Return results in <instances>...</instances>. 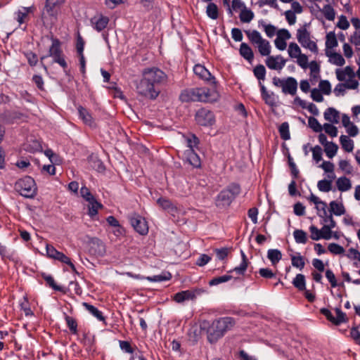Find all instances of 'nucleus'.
I'll use <instances>...</instances> for the list:
<instances>
[{
	"instance_id": "f257e3e1",
	"label": "nucleus",
	"mask_w": 360,
	"mask_h": 360,
	"mask_svg": "<svg viewBox=\"0 0 360 360\" xmlns=\"http://www.w3.org/2000/svg\"><path fill=\"white\" fill-rule=\"evenodd\" d=\"M167 75L158 68H147L142 72V78L136 85L139 94L154 100L160 93V85L167 81Z\"/></svg>"
},
{
	"instance_id": "f03ea898",
	"label": "nucleus",
	"mask_w": 360,
	"mask_h": 360,
	"mask_svg": "<svg viewBox=\"0 0 360 360\" xmlns=\"http://www.w3.org/2000/svg\"><path fill=\"white\" fill-rule=\"evenodd\" d=\"M219 97L220 95L217 90L202 87L183 90L179 95V100L184 103H214L219 100Z\"/></svg>"
},
{
	"instance_id": "7ed1b4c3",
	"label": "nucleus",
	"mask_w": 360,
	"mask_h": 360,
	"mask_svg": "<svg viewBox=\"0 0 360 360\" xmlns=\"http://www.w3.org/2000/svg\"><path fill=\"white\" fill-rule=\"evenodd\" d=\"M235 319L232 317L226 316L215 319L211 324L208 322H204L203 328L207 326V340L210 343L216 342L219 338H222L225 333L231 330L235 325Z\"/></svg>"
},
{
	"instance_id": "20e7f679",
	"label": "nucleus",
	"mask_w": 360,
	"mask_h": 360,
	"mask_svg": "<svg viewBox=\"0 0 360 360\" xmlns=\"http://www.w3.org/2000/svg\"><path fill=\"white\" fill-rule=\"evenodd\" d=\"M241 188L238 184L231 183L221 190L216 197L215 204L217 207H229L240 193Z\"/></svg>"
},
{
	"instance_id": "39448f33",
	"label": "nucleus",
	"mask_w": 360,
	"mask_h": 360,
	"mask_svg": "<svg viewBox=\"0 0 360 360\" xmlns=\"http://www.w3.org/2000/svg\"><path fill=\"white\" fill-rule=\"evenodd\" d=\"M15 190L22 196L32 198L37 194V186L34 180L28 176L18 179L14 186Z\"/></svg>"
},
{
	"instance_id": "423d86ee",
	"label": "nucleus",
	"mask_w": 360,
	"mask_h": 360,
	"mask_svg": "<svg viewBox=\"0 0 360 360\" xmlns=\"http://www.w3.org/2000/svg\"><path fill=\"white\" fill-rule=\"evenodd\" d=\"M250 41L257 45L258 51L262 56H269L271 53V45L269 41L262 38L261 34L257 30L245 31Z\"/></svg>"
},
{
	"instance_id": "0eeeda50",
	"label": "nucleus",
	"mask_w": 360,
	"mask_h": 360,
	"mask_svg": "<svg viewBox=\"0 0 360 360\" xmlns=\"http://www.w3.org/2000/svg\"><path fill=\"white\" fill-rule=\"evenodd\" d=\"M81 196L87 202L88 215L91 219L95 220L98 210L103 207L101 203L98 202L95 197L86 186H82L80 189Z\"/></svg>"
},
{
	"instance_id": "6e6552de",
	"label": "nucleus",
	"mask_w": 360,
	"mask_h": 360,
	"mask_svg": "<svg viewBox=\"0 0 360 360\" xmlns=\"http://www.w3.org/2000/svg\"><path fill=\"white\" fill-rule=\"evenodd\" d=\"M51 42L52 44L49 48V55L47 57H52L55 63H58L63 69H66L68 68V64L61 49V43L60 40L57 38L52 37ZM46 58V56H42L41 58V60H43Z\"/></svg>"
},
{
	"instance_id": "1a4fd4ad",
	"label": "nucleus",
	"mask_w": 360,
	"mask_h": 360,
	"mask_svg": "<svg viewBox=\"0 0 360 360\" xmlns=\"http://www.w3.org/2000/svg\"><path fill=\"white\" fill-rule=\"evenodd\" d=\"M46 257L57 260L63 264H65L68 265L71 270L74 272L76 271V268L74 265V264L72 262L70 257L66 256L65 254H63L61 252H59L57 250L53 245L51 244H46Z\"/></svg>"
},
{
	"instance_id": "9d476101",
	"label": "nucleus",
	"mask_w": 360,
	"mask_h": 360,
	"mask_svg": "<svg viewBox=\"0 0 360 360\" xmlns=\"http://www.w3.org/2000/svg\"><path fill=\"white\" fill-rule=\"evenodd\" d=\"M195 120L198 124L203 127L212 126L215 122L213 112L205 108H202L196 112Z\"/></svg>"
},
{
	"instance_id": "9b49d317",
	"label": "nucleus",
	"mask_w": 360,
	"mask_h": 360,
	"mask_svg": "<svg viewBox=\"0 0 360 360\" xmlns=\"http://www.w3.org/2000/svg\"><path fill=\"white\" fill-rule=\"evenodd\" d=\"M130 223L134 230L140 235L145 236L148 233V226L146 219L139 216L136 215L130 219Z\"/></svg>"
},
{
	"instance_id": "f8f14e48",
	"label": "nucleus",
	"mask_w": 360,
	"mask_h": 360,
	"mask_svg": "<svg viewBox=\"0 0 360 360\" xmlns=\"http://www.w3.org/2000/svg\"><path fill=\"white\" fill-rule=\"evenodd\" d=\"M286 61L281 55L269 56L265 60V63L270 70L280 71L285 67Z\"/></svg>"
},
{
	"instance_id": "ddd939ff",
	"label": "nucleus",
	"mask_w": 360,
	"mask_h": 360,
	"mask_svg": "<svg viewBox=\"0 0 360 360\" xmlns=\"http://www.w3.org/2000/svg\"><path fill=\"white\" fill-rule=\"evenodd\" d=\"M204 290L202 289H195V290H186L176 293L174 296V300L181 303L186 300H192L195 298L196 295H200Z\"/></svg>"
},
{
	"instance_id": "4468645a",
	"label": "nucleus",
	"mask_w": 360,
	"mask_h": 360,
	"mask_svg": "<svg viewBox=\"0 0 360 360\" xmlns=\"http://www.w3.org/2000/svg\"><path fill=\"white\" fill-rule=\"evenodd\" d=\"M35 11L36 7L34 5L28 7H21L16 12H15V19L20 25L27 22L29 20V14L34 13Z\"/></svg>"
},
{
	"instance_id": "2eb2a0df",
	"label": "nucleus",
	"mask_w": 360,
	"mask_h": 360,
	"mask_svg": "<svg viewBox=\"0 0 360 360\" xmlns=\"http://www.w3.org/2000/svg\"><path fill=\"white\" fill-rule=\"evenodd\" d=\"M193 72L200 79L210 82L214 84H216L215 77L211 75V73L205 68V66L197 64L193 67Z\"/></svg>"
},
{
	"instance_id": "dca6fc26",
	"label": "nucleus",
	"mask_w": 360,
	"mask_h": 360,
	"mask_svg": "<svg viewBox=\"0 0 360 360\" xmlns=\"http://www.w3.org/2000/svg\"><path fill=\"white\" fill-rule=\"evenodd\" d=\"M59 8L58 1H46L41 12V18L54 17L57 15Z\"/></svg>"
},
{
	"instance_id": "f3484780",
	"label": "nucleus",
	"mask_w": 360,
	"mask_h": 360,
	"mask_svg": "<svg viewBox=\"0 0 360 360\" xmlns=\"http://www.w3.org/2000/svg\"><path fill=\"white\" fill-rule=\"evenodd\" d=\"M297 90V82L292 77H288L285 79L284 84L282 88V92L285 94H290L294 96L296 94Z\"/></svg>"
},
{
	"instance_id": "a211bd4d",
	"label": "nucleus",
	"mask_w": 360,
	"mask_h": 360,
	"mask_svg": "<svg viewBox=\"0 0 360 360\" xmlns=\"http://www.w3.org/2000/svg\"><path fill=\"white\" fill-rule=\"evenodd\" d=\"M90 252L94 255H102L105 252V246L103 242L97 238L89 240Z\"/></svg>"
},
{
	"instance_id": "6ab92c4d",
	"label": "nucleus",
	"mask_w": 360,
	"mask_h": 360,
	"mask_svg": "<svg viewBox=\"0 0 360 360\" xmlns=\"http://www.w3.org/2000/svg\"><path fill=\"white\" fill-rule=\"evenodd\" d=\"M259 86L260 87L261 96L265 103L270 106H274L276 103L274 93L268 91L265 86L260 82Z\"/></svg>"
},
{
	"instance_id": "aec40b11",
	"label": "nucleus",
	"mask_w": 360,
	"mask_h": 360,
	"mask_svg": "<svg viewBox=\"0 0 360 360\" xmlns=\"http://www.w3.org/2000/svg\"><path fill=\"white\" fill-rule=\"evenodd\" d=\"M78 112L79 117L82 120L85 124L88 125L91 128L96 127V123L94 118L86 108L79 106L78 108Z\"/></svg>"
},
{
	"instance_id": "412c9836",
	"label": "nucleus",
	"mask_w": 360,
	"mask_h": 360,
	"mask_svg": "<svg viewBox=\"0 0 360 360\" xmlns=\"http://www.w3.org/2000/svg\"><path fill=\"white\" fill-rule=\"evenodd\" d=\"M240 254H241V258H242L241 263L240 264V265L238 266H236L234 269L229 271L228 273L236 272L238 275H244L245 274V273L248 269L249 262H248L246 255L245 254V252L243 250H240Z\"/></svg>"
},
{
	"instance_id": "4be33fe9",
	"label": "nucleus",
	"mask_w": 360,
	"mask_h": 360,
	"mask_svg": "<svg viewBox=\"0 0 360 360\" xmlns=\"http://www.w3.org/2000/svg\"><path fill=\"white\" fill-rule=\"evenodd\" d=\"M108 18L103 15L94 16L91 20V24L94 25V27L98 31H101L104 28H105L108 23Z\"/></svg>"
},
{
	"instance_id": "5701e85b",
	"label": "nucleus",
	"mask_w": 360,
	"mask_h": 360,
	"mask_svg": "<svg viewBox=\"0 0 360 360\" xmlns=\"http://www.w3.org/2000/svg\"><path fill=\"white\" fill-rule=\"evenodd\" d=\"M306 27L307 25H304L297 31V39L302 46H304L311 39L310 32L307 30Z\"/></svg>"
},
{
	"instance_id": "b1692460",
	"label": "nucleus",
	"mask_w": 360,
	"mask_h": 360,
	"mask_svg": "<svg viewBox=\"0 0 360 360\" xmlns=\"http://www.w3.org/2000/svg\"><path fill=\"white\" fill-rule=\"evenodd\" d=\"M324 119L332 123L338 124L339 122V112L333 108H328L324 112Z\"/></svg>"
},
{
	"instance_id": "393cba45",
	"label": "nucleus",
	"mask_w": 360,
	"mask_h": 360,
	"mask_svg": "<svg viewBox=\"0 0 360 360\" xmlns=\"http://www.w3.org/2000/svg\"><path fill=\"white\" fill-rule=\"evenodd\" d=\"M206 14L210 19L217 20L219 15V9L212 1H209L206 6Z\"/></svg>"
},
{
	"instance_id": "a878e982",
	"label": "nucleus",
	"mask_w": 360,
	"mask_h": 360,
	"mask_svg": "<svg viewBox=\"0 0 360 360\" xmlns=\"http://www.w3.org/2000/svg\"><path fill=\"white\" fill-rule=\"evenodd\" d=\"M239 52L241 56L248 61H251L254 58L253 51L250 46L246 43H241Z\"/></svg>"
},
{
	"instance_id": "bb28decb",
	"label": "nucleus",
	"mask_w": 360,
	"mask_h": 360,
	"mask_svg": "<svg viewBox=\"0 0 360 360\" xmlns=\"http://www.w3.org/2000/svg\"><path fill=\"white\" fill-rule=\"evenodd\" d=\"M230 1H224V5H226L228 7V14L230 16L233 15V11L238 12V11H240L244 8L245 5L244 4L243 1H231V6L229 4Z\"/></svg>"
},
{
	"instance_id": "cd10ccee",
	"label": "nucleus",
	"mask_w": 360,
	"mask_h": 360,
	"mask_svg": "<svg viewBox=\"0 0 360 360\" xmlns=\"http://www.w3.org/2000/svg\"><path fill=\"white\" fill-rule=\"evenodd\" d=\"M336 186L340 191L345 192L351 188L352 184L349 179L346 176H342L337 179Z\"/></svg>"
},
{
	"instance_id": "c85d7f7f",
	"label": "nucleus",
	"mask_w": 360,
	"mask_h": 360,
	"mask_svg": "<svg viewBox=\"0 0 360 360\" xmlns=\"http://www.w3.org/2000/svg\"><path fill=\"white\" fill-rule=\"evenodd\" d=\"M330 212L336 216H341L345 213V208L342 203H338L336 201H331L329 204Z\"/></svg>"
},
{
	"instance_id": "c756f323",
	"label": "nucleus",
	"mask_w": 360,
	"mask_h": 360,
	"mask_svg": "<svg viewBox=\"0 0 360 360\" xmlns=\"http://www.w3.org/2000/svg\"><path fill=\"white\" fill-rule=\"evenodd\" d=\"M292 265L302 270L304 269L305 265L304 257L300 255V252H297L295 255H290Z\"/></svg>"
},
{
	"instance_id": "7c9ffc66",
	"label": "nucleus",
	"mask_w": 360,
	"mask_h": 360,
	"mask_svg": "<svg viewBox=\"0 0 360 360\" xmlns=\"http://www.w3.org/2000/svg\"><path fill=\"white\" fill-rule=\"evenodd\" d=\"M267 257L272 265H276L282 258V253L278 249H269L267 252Z\"/></svg>"
},
{
	"instance_id": "2f4dec72",
	"label": "nucleus",
	"mask_w": 360,
	"mask_h": 360,
	"mask_svg": "<svg viewBox=\"0 0 360 360\" xmlns=\"http://www.w3.org/2000/svg\"><path fill=\"white\" fill-rule=\"evenodd\" d=\"M340 142L342 148L347 152H352L354 149V141L347 136L341 135L340 137Z\"/></svg>"
},
{
	"instance_id": "473e14b6",
	"label": "nucleus",
	"mask_w": 360,
	"mask_h": 360,
	"mask_svg": "<svg viewBox=\"0 0 360 360\" xmlns=\"http://www.w3.org/2000/svg\"><path fill=\"white\" fill-rule=\"evenodd\" d=\"M187 160L193 167L200 168L201 167L200 158L194 150H189Z\"/></svg>"
},
{
	"instance_id": "72a5a7b5",
	"label": "nucleus",
	"mask_w": 360,
	"mask_h": 360,
	"mask_svg": "<svg viewBox=\"0 0 360 360\" xmlns=\"http://www.w3.org/2000/svg\"><path fill=\"white\" fill-rule=\"evenodd\" d=\"M82 305L90 314L95 316L98 320L104 321V316H103L102 312L99 311L96 307L87 302H83Z\"/></svg>"
},
{
	"instance_id": "f704fd0d",
	"label": "nucleus",
	"mask_w": 360,
	"mask_h": 360,
	"mask_svg": "<svg viewBox=\"0 0 360 360\" xmlns=\"http://www.w3.org/2000/svg\"><path fill=\"white\" fill-rule=\"evenodd\" d=\"M266 70L263 65H257L253 69V74L255 77L259 80V82L264 81L266 79Z\"/></svg>"
},
{
	"instance_id": "c9c22d12",
	"label": "nucleus",
	"mask_w": 360,
	"mask_h": 360,
	"mask_svg": "<svg viewBox=\"0 0 360 360\" xmlns=\"http://www.w3.org/2000/svg\"><path fill=\"white\" fill-rule=\"evenodd\" d=\"M292 284L300 291H303L306 288L305 276L301 274H297L292 281Z\"/></svg>"
},
{
	"instance_id": "e433bc0d",
	"label": "nucleus",
	"mask_w": 360,
	"mask_h": 360,
	"mask_svg": "<svg viewBox=\"0 0 360 360\" xmlns=\"http://www.w3.org/2000/svg\"><path fill=\"white\" fill-rule=\"evenodd\" d=\"M293 236L297 243L305 244L307 242V234L302 229L295 230Z\"/></svg>"
},
{
	"instance_id": "4c0bfd02",
	"label": "nucleus",
	"mask_w": 360,
	"mask_h": 360,
	"mask_svg": "<svg viewBox=\"0 0 360 360\" xmlns=\"http://www.w3.org/2000/svg\"><path fill=\"white\" fill-rule=\"evenodd\" d=\"M317 188L321 192L328 193L332 190V180L322 179L318 181Z\"/></svg>"
},
{
	"instance_id": "58836bf2",
	"label": "nucleus",
	"mask_w": 360,
	"mask_h": 360,
	"mask_svg": "<svg viewBox=\"0 0 360 360\" xmlns=\"http://www.w3.org/2000/svg\"><path fill=\"white\" fill-rule=\"evenodd\" d=\"M114 236L120 238V240L126 238V230L122 226L119 221L114 218Z\"/></svg>"
},
{
	"instance_id": "ea45409f",
	"label": "nucleus",
	"mask_w": 360,
	"mask_h": 360,
	"mask_svg": "<svg viewBox=\"0 0 360 360\" xmlns=\"http://www.w3.org/2000/svg\"><path fill=\"white\" fill-rule=\"evenodd\" d=\"M254 18V13L251 10L247 9L246 7L243 8L240 13V20L242 22H250Z\"/></svg>"
},
{
	"instance_id": "a19ab883",
	"label": "nucleus",
	"mask_w": 360,
	"mask_h": 360,
	"mask_svg": "<svg viewBox=\"0 0 360 360\" xmlns=\"http://www.w3.org/2000/svg\"><path fill=\"white\" fill-rule=\"evenodd\" d=\"M338 150V145L333 142H329L324 146L325 153L329 158H333L336 155Z\"/></svg>"
},
{
	"instance_id": "79ce46f5",
	"label": "nucleus",
	"mask_w": 360,
	"mask_h": 360,
	"mask_svg": "<svg viewBox=\"0 0 360 360\" xmlns=\"http://www.w3.org/2000/svg\"><path fill=\"white\" fill-rule=\"evenodd\" d=\"M278 131H279L281 138L283 140L287 141V140L290 139V131H289V124L288 122H283L279 127Z\"/></svg>"
},
{
	"instance_id": "37998d69",
	"label": "nucleus",
	"mask_w": 360,
	"mask_h": 360,
	"mask_svg": "<svg viewBox=\"0 0 360 360\" xmlns=\"http://www.w3.org/2000/svg\"><path fill=\"white\" fill-rule=\"evenodd\" d=\"M20 309L24 311V314L26 316H32L34 315V313L30 307L27 296L23 297L22 300L20 303Z\"/></svg>"
},
{
	"instance_id": "c03bdc74",
	"label": "nucleus",
	"mask_w": 360,
	"mask_h": 360,
	"mask_svg": "<svg viewBox=\"0 0 360 360\" xmlns=\"http://www.w3.org/2000/svg\"><path fill=\"white\" fill-rule=\"evenodd\" d=\"M335 313L337 316L335 317V321L333 320V323L335 326H339L342 323H345L348 321V319L346 316V314L344 313L340 308H335Z\"/></svg>"
},
{
	"instance_id": "a18cd8bd",
	"label": "nucleus",
	"mask_w": 360,
	"mask_h": 360,
	"mask_svg": "<svg viewBox=\"0 0 360 360\" xmlns=\"http://www.w3.org/2000/svg\"><path fill=\"white\" fill-rule=\"evenodd\" d=\"M187 146L190 148V150H194L195 148H198L200 143L199 139L193 134H191L186 137Z\"/></svg>"
},
{
	"instance_id": "49530a36",
	"label": "nucleus",
	"mask_w": 360,
	"mask_h": 360,
	"mask_svg": "<svg viewBox=\"0 0 360 360\" xmlns=\"http://www.w3.org/2000/svg\"><path fill=\"white\" fill-rule=\"evenodd\" d=\"M338 45V40L333 32H330L326 35V46L327 49H333Z\"/></svg>"
},
{
	"instance_id": "de8ad7c7",
	"label": "nucleus",
	"mask_w": 360,
	"mask_h": 360,
	"mask_svg": "<svg viewBox=\"0 0 360 360\" xmlns=\"http://www.w3.org/2000/svg\"><path fill=\"white\" fill-rule=\"evenodd\" d=\"M65 320L66 324L72 334L77 333V323L75 318L65 314Z\"/></svg>"
},
{
	"instance_id": "09e8293b",
	"label": "nucleus",
	"mask_w": 360,
	"mask_h": 360,
	"mask_svg": "<svg viewBox=\"0 0 360 360\" xmlns=\"http://www.w3.org/2000/svg\"><path fill=\"white\" fill-rule=\"evenodd\" d=\"M326 277L330 283V285L332 288H336L338 286H343L344 283H338L335 276L333 271L330 269H327L326 271Z\"/></svg>"
},
{
	"instance_id": "8fccbe9b",
	"label": "nucleus",
	"mask_w": 360,
	"mask_h": 360,
	"mask_svg": "<svg viewBox=\"0 0 360 360\" xmlns=\"http://www.w3.org/2000/svg\"><path fill=\"white\" fill-rule=\"evenodd\" d=\"M233 278V276L229 274L224 275L221 276L214 277L209 281L210 286L217 285L222 283L227 282Z\"/></svg>"
},
{
	"instance_id": "3c124183",
	"label": "nucleus",
	"mask_w": 360,
	"mask_h": 360,
	"mask_svg": "<svg viewBox=\"0 0 360 360\" xmlns=\"http://www.w3.org/2000/svg\"><path fill=\"white\" fill-rule=\"evenodd\" d=\"M14 255H15V253L13 252L8 251V250L7 249V247L4 245H2L0 243V256L2 259V260H4L5 259H8L9 260H13Z\"/></svg>"
},
{
	"instance_id": "603ef678",
	"label": "nucleus",
	"mask_w": 360,
	"mask_h": 360,
	"mask_svg": "<svg viewBox=\"0 0 360 360\" xmlns=\"http://www.w3.org/2000/svg\"><path fill=\"white\" fill-rule=\"evenodd\" d=\"M321 12L327 20H333L335 19V12L330 5H325L321 10Z\"/></svg>"
},
{
	"instance_id": "864d4df0",
	"label": "nucleus",
	"mask_w": 360,
	"mask_h": 360,
	"mask_svg": "<svg viewBox=\"0 0 360 360\" xmlns=\"http://www.w3.org/2000/svg\"><path fill=\"white\" fill-rule=\"evenodd\" d=\"M288 51L291 58H297L302 53L300 48L295 42L290 43Z\"/></svg>"
},
{
	"instance_id": "5fc2aeb1",
	"label": "nucleus",
	"mask_w": 360,
	"mask_h": 360,
	"mask_svg": "<svg viewBox=\"0 0 360 360\" xmlns=\"http://www.w3.org/2000/svg\"><path fill=\"white\" fill-rule=\"evenodd\" d=\"M157 203L165 210L173 211L176 209L172 202L167 198H160Z\"/></svg>"
},
{
	"instance_id": "6e6d98bb",
	"label": "nucleus",
	"mask_w": 360,
	"mask_h": 360,
	"mask_svg": "<svg viewBox=\"0 0 360 360\" xmlns=\"http://www.w3.org/2000/svg\"><path fill=\"white\" fill-rule=\"evenodd\" d=\"M259 25L263 27L264 31L268 37L271 38L275 35L276 27L274 25L271 24H266L264 21L259 22Z\"/></svg>"
},
{
	"instance_id": "4d7b16f0",
	"label": "nucleus",
	"mask_w": 360,
	"mask_h": 360,
	"mask_svg": "<svg viewBox=\"0 0 360 360\" xmlns=\"http://www.w3.org/2000/svg\"><path fill=\"white\" fill-rule=\"evenodd\" d=\"M309 231H310V238L314 240H319L321 238H323V234H322V231L319 230L316 226L314 225H311L309 226Z\"/></svg>"
},
{
	"instance_id": "13d9d810",
	"label": "nucleus",
	"mask_w": 360,
	"mask_h": 360,
	"mask_svg": "<svg viewBox=\"0 0 360 360\" xmlns=\"http://www.w3.org/2000/svg\"><path fill=\"white\" fill-rule=\"evenodd\" d=\"M118 342L120 347L123 352L131 354L134 353V349L132 347L130 342L125 340H119Z\"/></svg>"
},
{
	"instance_id": "bf43d9fd",
	"label": "nucleus",
	"mask_w": 360,
	"mask_h": 360,
	"mask_svg": "<svg viewBox=\"0 0 360 360\" xmlns=\"http://www.w3.org/2000/svg\"><path fill=\"white\" fill-rule=\"evenodd\" d=\"M172 278V275L170 273L167 272V274L155 275L153 276H149L147 279L152 282H161L165 281H169Z\"/></svg>"
},
{
	"instance_id": "052dcab7",
	"label": "nucleus",
	"mask_w": 360,
	"mask_h": 360,
	"mask_svg": "<svg viewBox=\"0 0 360 360\" xmlns=\"http://www.w3.org/2000/svg\"><path fill=\"white\" fill-rule=\"evenodd\" d=\"M308 124L309 127L311 128L315 132H321L323 129V127L319 123L318 120L314 117H309Z\"/></svg>"
},
{
	"instance_id": "680f3d73",
	"label": "nucleus",
	"mask_w": 360,
	"mask_h": 360,
	"mask_svg": "<svg viewBox=\"0 0 360 360\" xmlns=\"http://www.w3.org/2000/svg\"><path fill=\"white\" fill-rule=\"evenodd\" d=\"M328 250L330 253L334 255H342L345 252L344 248L335 243H330L328 246Z\"/></svg>"
},
{
	"instance_id": "e2e57ef3",
	"label": "nucleus",
	"mask_w": 360,
	"mask_h": 360,
	"mask_svg": "<svg viewBox=\"0 0 360 360\" xmlns=\"http://www.w3.org/2000/svg\"><path fill=\"white\" fill-rule=\"evenodd\" d=\"M331 62L338 66H342L345 63V60L340 53H333L330 56Z\"/></svg>"
},
{
	"instance_id": "0e129e2a",
	"label": "nucleus",
	"mask_w": 360,
	"mask_h": 360,
	"mask_svg": "<svg viewBox=\"0 0 360 360\" xmlns=\"http://www.w3.org/2000/svg\"><path fill=\"white\" fill-rule=\"evenodd\" d=\"M27 62L30 66H35L38 62V57L36 53L32 51H27L24 53Z\"/></svg>"
},
{
	"instance_id": "69168bd1",
	"label": "nucleus",
	"mask_w": 360,
	"mask_h": 360,
	"mask_svg": "<svg viewBox=\"0 0 360 360\" xmlns=\"http://www.w3.org/2000/svg\"><path fill=\"white\" fill-rule=\"evenodd\" d=\"M320 91L326 94L329 95L331 92V85L328 80H321L319 85Z\"/></svg>"
},
{
	"instance_id": "338daca9",
	"label": "nucleus",
	"mask_w": 360,
	"mask_h": 360,
	"mask_svg": "<svg viewBox=\"0 0 360 360\" xmlns=\"http://www.w3.org/2000/svg\"><path fill=\"white\" fill-rule=\"evenodd\" d=\"M323 128L324 129L326 133H327L331 137L333 138L338 136V129L334 125L329 123H325Z\"/></svg>"
},
{
	"instance_id": "774afa93",
	"label": "nucleus",
	"mask_w": 360,
	"mask_h": 360,
	"mask_svg": "<svg viewBox=\"0 0 360 360\" xmlns=\"http://www.w3.org/2000/svg\"><path fill=\"white\" fill-rule=\"evenodd\" d=\"M230 252L229 248H222L220 249H215L214 252L216 253V257L219 260H224L225 259L229 253Z\"/></svg>"
}]
</instances>
